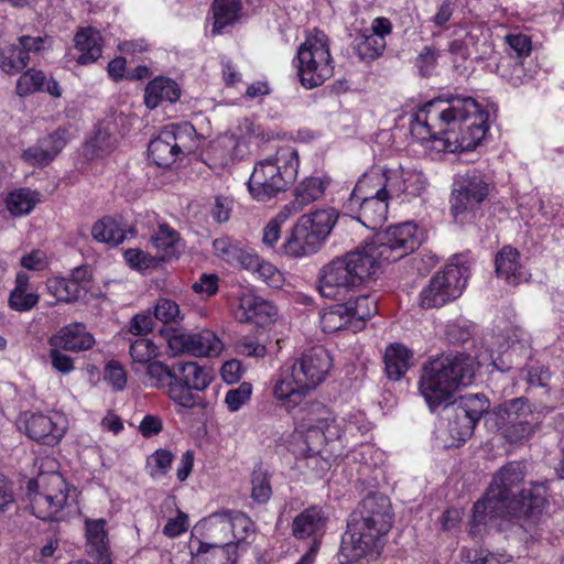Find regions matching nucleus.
<instances>
[{"label": "nucleus", "mask_w": 564, "mask_h": 564, "mask_svg": "<svg viewBox=\"0 0 564 564\" xmlns=\"http://www.w3.org/2000/svg\"><path fill=\"white\" fill-rule=\"evenodd\" d=\"M40 194L26 188H21L10 193L7 197L8 210L13 216H21L29 214L39 203Z\"/></svg>", "instance_id": "obj_48"}, {"label": "nucleus", "mask_w": 564, "mask_h": 564, "mask_svg": "<svg viewBox=\"0 0 564 564\" xmlns=\"http://www.w3.org/2000/svg\"><path fill=\"white\" fill-rule=\"evenodd\" d=\"M91 236L95 240L117 246L126 239L124 230L120 223L111 217H105L96 221L91 227Z\"/></svg>", "instance_id": "obj_44"}, {"label": "nucleus", "mask_w": 564, "mask_h": 564, "mask_svg": "<svg viewBox=\"0 0 564 564\" xmlns=\"http://www.w3.org/2000/svg\"><path fill=\"white\" fill-rule=\"evenodd\" d=\"M271 494L272 490L267 474L261 470L254 471L251 479V498L258 503H265Z\"/></svg>", "instance_id": "obj_58"}, {"label": "nucleus", "mask_w": 564, "mask_h": 564, "mask_svg": "<svg viewBox=\"0 0 564 564\" xmlns=\"http://www.w3.org/2000/svg\"><path fill=\"white\" fill-rule=\"evenodd\" d=\"M297 429L304 435L308 456L321 454L324 444L339 440L343 434L332 411L321 402H311L301 409Z\"/></svg>", "instance_id": "obj_13"}, {"label": "nucleus", "mask_w": 564, "mask_h": 564, "mask_svg": "<svg viewBox=\"0 0 564 564\" xmlns=\"http://www.w3.org/2000/svg\"><path fill=\"white\" fill-rule=\"evenodd\" d=\"M333 367L329 352L322 346L304 351L290 367H283L272 388L276 402L292 411L323 383Z\"/></svg>", "instance_id": "obj_4"}, {"label": "nucleus", "mask_w": 564, "mask_h": 564, "mask_svg": "<svg viewBox=\"0 0 564 564\" xmlns=\"http://www.w3.org/2000/svg\"><path fill=\"white\" fill-rule=\"evenodd\" d=\"M387 42L371 34H358L354 40V51L361 61L370 62L381 56Z\"/></svg>", "instance_id": "obj_46"}, {"label": "nucleus", "mask_w": 564, "mask_h": 564, "mask_svg": "<svg viewBox=\"0 0 564 564\" xmlns=\"http://www.w3.org/2000/svg\"><path fill=\"white\" fill-rule=\"evenodd\" d=\"M30 508L42 520H64L65 511L74 509L70 488L59 473L40 474L28 482Z\"/></svg>", "instance_id": "obj_9"}, {"label": "nucleus", "mask_w": 564, "mask_h": 564, "mask_svg": "<svg viewBox=\"0 0 564 564\" xmlns=\"http://www.w3.org/2000/svg\"><path fill=\"white\" fill-rule=\"evenodd\" d=\"M327 182L321 177L304 178L294 191V199L284 208L292 215L300 213L308 204L319 199L326 189Z\"/></svg>", "instance_id": "obj_29"}, {"label": "nucleus", "mask_w": 564, "mask_h": 564, "mask_svg": "<svg viewBox=\"0 0 564 564\" xmlns=\"http://www.w3.org/2000/svg\"><path fill=\"white\" fill-rule=\"evenodd\" d=\"M475 376V360L459 352L446 355L427 361L419 379V392L431 411L448 408L455 392L469 386Z\"/></svg>", "instance_id": "obj_5"}, {"label": "nucleus", "mask_w": 564, "mask_h": 564, "mask_svg": "<svg viewBox=\"0 0 564 564\" xmlns=\"http://www.w3.org/2000/svg\"><path fill=\"white\" fill-rule=\"evenodd\" d=\"M392 524L389 498L377 494L365 497L349 516L338 553L339 563L355 564L362 558H377Z\"/></svg>", "instance_id": "obj_3"}, {"label": "nucleus", "mask_w": 564, "mask_h": 564, "mask_svg": "<svg viewBox=\"0 0 564 564\" xmlns=\"http://www.w3.org/2000/svg\"><path fill=\"white\" fill-rule=\"evenodd\" d=\"M215 254L231 265L245 267V258L251 252L243 250L238 241L229 237L217 238L213 242Z\"/></svg>", "instance_id": "obj_43"}, {"label": "nucleus", "mask_w": 564, "mask_h": 564, "mask_svg": "<svg viewBox=\"0 0 564 564\" xmlns=\"http://www.w3.org/2000/svg\"><path fill=\"white\" fill-rule=\"evenodd\" d=\"M410 351L402 345L389 346L384 352L386 371L390 379L399 380L410 368Z\"/></svg>", "instance_id": "obj_41"}, {"label": "nucleus", "mask_w": 564, "mask_h": 564, "mask_svg": "<svg viewBox=\"0 0 564 564\" xmlns=\"http://www.w3.org/2000/svg\"><path fill=\"white\" fill-rule=\"evenodd\" d=\"M74 47L79 53L76 61L79 65L96 62L102 54V37L91 26L78 28L74 35Z\"/></svg>", "instance_id": "obj_26"}, {"label": "nucleus", "mask_w": 564, "mask_h": 564, "mask_svg": "<svg viewBox=\"0 0 564 564\" xmlns=\"http://www.w3.org/2000/svg\"><path fill=\"white\" fill-rule=\"evenodd\" d=\"M372 198H387L384 183L380 170H372L365 173L355 185L350 197L349 208L355 209V203Z\"/></svg>", "instance_id": "obj_30"}, {"label": "nucleus", "mask_w": 564, "mask_h": 564, "mask_svg": "<svg viewBox=\"0 0 564 564\" xmlns=\"http://www.w3.org/2000/svg\"><path fill=\"white\" fill-rule=\"evenodd\" d=\"M105 519L85 520L86 550L89 556L100 562H108L109 540Z\"/></svg>", "instance_id": "obj_27"}, {"label": "nucleus", "mask_w": 564, "mask_h": 564, "mask_svg": "<svg viewBox=\"0 0 564 564\" xmlns=\"http://www.w3.org/2000/svg\"><path fill=\"white\" fill-rule=\"evenodd\" d=\"M174 364L172 367L163 361L154 360L147 365L142 383L147 388L156 389L165 393L171 399L174 392Z\"/></svg>", "instance_id": "obj_31"}, {"label": "nucleus", "mask_w": 564, "mask_h": 564, "mask_svg": "<svg viewBox=\"0 0 564 564\" xmlns=\"http://www.w3.org/2000/svg\"><path fill=\"white\" fill-rule=\"evenodd\" d=\"M384 183L387 198L404 194V167H391L380 171Z\"/></svg>", "instance_id": "obj_53"}, {"label": "nucleus", "mask_w": 564, "mask_h": 564, "mask_svg": "<svg viewBox=\"0 0 564 564\" xmlns=\"http://www.w3.org/2000/svg\"><path fill=\"white\" fill-rule=\"evenodd\" d=\"M29 275L19 272L15 278V286L9 296L10 307L18 312L32 310L39 303V294L29 284Z\"/></svg>", "instance_id": "obj_37"}, {"label": "nucleus", "mask_w": 564, "mask_h": 564, "mask_svg": "<svg viewBox=\"0 0 564 564\" xmlns=\"http://www.w3.org/2000/svg\"><path fill=\"white\" fill-rule=\"evenodd\" d=\"M327 518L321 507L312 506L299 513L292 522V534L299 540L311 539V546L319 547Z\"/></svg>", "instance_id": "obj_19"}, {"label": "nucleus", "mask_w": 564, "mask_h": 564, "mask_svg": "<svg viewBox=\"0 0 564 564\" xmlns=\"http://www.w3.org/2000/svg\"><path fill=\"white\" fill-rule=\"evenodd\" d=\"M245 270L252 272L269 286L278 289L283 283V274L270 262L251 253L245 258Z\"/></svg>", "instance_id": "obj_40"}, {"label": "nucleus", "mask_w": 564, "mask_h": 564, "mask_svg": "<svg viewBox=\"0 0 564 564\" xmlns=\"http://www.w3.org/2000/svg\"><path fill=\"white\" fill-rule=\"evenodd\" d=\"M469 276V267L460 256H454L443 271L431 278L422 289L419 305L422 308L442 307L463 293Z\"/></svg>", "instance_id": "obj_12"}, {"label": "nucleus", "mask_w": 564, "mask_h": 564, "mask_svg": "<svg viewBox=\"0 0 564 564\" xmlns=\"http://www.w3.org/2000/svg\"><path fill=\"white\" fill-rule=\"evenodd\" d=\"M422 234L412 221L387 228L377 239L361 246L370 254L378 270L382 262H394L414 252L421 245Z\"/></svg>", "instance_id": "obj_11"}, {"label": "nucleus", "mask_w": 564, "mask_h": 564, "mask_svg": "<svg viewBox=\"0 0 564 564\" xmlns=\"http://www.w3.org/2000/svg\"><path fill=\"white\" fill-rule=\"evenodd\" d=\"M497 275L511 285H518L527 279V273L520 263V252L511 246L503 247L496 256Z\"/></svg>", "instance_id": "obj_28"}, {"label": "nucleus", "mask_w": 564, "mask_h": 564, "mask_svg": "<svg viewBox=\"0 0 564 564\" xmlns=\"http://www.w3.org/2000/svg\"><path fill=\"white\" fill-rule=\"evenodd\" d=\"M89 274L85 268L78 267L73 270L69 278L54 276L47 280L46 288L57 301L72 303L86 294L85 282H89Z\"/></svg>", "instance_id": "obj_20"}, {"label": "nucleus", "mask_w": 564, "mask_h": 564, "mask_svg": "<svg viewBox=\"0 0 564 564\" xmlns=\"http://www.w3.org/2000/svg\"><path fill=\"white\" fill-rule=\"evenodd\" d=\"M180 95V87L174 80L167 77H156L145 87L144 104L149 109H154L163 101H176Z\"/></svg>", "instance_id": "obj_32"}, {"label": "nucleus", "mask_w": 564, "mask_h": 564, "mask_svg": "<svg viewBox=\"0 0 564 564\" xmlns=\"http://www.w3.org/2000/svg\"><path fill=\"white\" fill-rule=\"evenodd\" d=\"M205 545H234L230 533V511L216 512L199 521L195 527Z\"/></svg>", "instance_id": "obj_23"}, {"label": "nucleus", "mask_w": 564, "mask_h": 564, "mask_svg": "<svg viewBox=\"0 0 564 564\" xmlns=\"http://www.w3.org/2000/svg\"><path fill=\"white\" fill-rule=\"evenodd\" d=\"M290 216H292V214L283 207L279 214L267 224L262 235L263 245L269 248L275 246L280 239L281 225L286 221Z\"/></svg>", "instance_id": "obj_57"}, {"label": "nucleus", "mask_w": 564, "mask_h": 564, "mask_svg": "<svg viewBox=\"0 0 564 564\" xmlns=\"http://www.w3.org/2000/svg\"><path fill=\"white\" fill-rule=\"evenodd\" d=\"M194 132V127L188 123L163 129L149 143V159L158 166H171L178 155L193 150L192 134Z\"/></svg>", "instance_id": "obj_15"}, {"label": "nucleus", "mask_w": 564, "mask_h": 564, "mask_svg": "<svg viewBox=\"0 0 564 564\" xmlns=\"http://www.w3.org/2000/svg\"><path fill=\"white\" fill-rule=\"evenodd\" d=\"M525 466L511 462L492 477L482 499L473 508V528L496 518H519L534 523L546 505V487L543 482L524 486Z\"/></svg>", "instance_id": "obj_2"}, {"label": "nucleus", "mask_w": 564, "mask_h": 564, "mask_svg": "<svg viewBox=\"0 0 564 564\" xmlns=\"http://www.w3.org/2000/svg\"><path fill=\"white\" fill-rule=\"evenodd\" d=\"M491 431L499 432L510 444L529 440L540 427L541 416L525 398H514L495 406L485 416Z\"/></svg>", "instance_id": "obj_8"}, {"label": "nucleus", "mask_w": 564, "mask_h": 564, "mask_svg": "<svg viewBox=\"0 0 564 564\" xmlns=\"http://www.w3.org/2000/svg\"><path fill=\"white\" fill-rule=\"evenodd\" d=\"M30 63V56L19 45H10L0 50V68L9 75L24 69Z\"/></svg>", "instance_id": "obj_49"}, {"label": "nucleus", "mask_w": 564, "mask_h": 564, "mask_svg": "<svg viewBox=\"0 0 564 564\" xmlns=\"http://www.w3.org/2000/svg\"><path fill=\"white\" fill-rule=\"evenodd\" d=\"M66 429V419L57 412L51 415L33 413L25 421L28 436L51 446L62 440Z\"/></svg>", "instance_id": "obj_18"}, {"label": "nucleus", "mask_w": 564, "mask_h": 564, "mask_svg": "<svg viewBox=\"0 0 564 564\" xmlns=\"http://www.w3.org/2000/svg\"><path fill=\"white\" fill-rule=\"evenodd\" d=\"M488 194L489 184L479 171L457 175L451 194V213L455 221H473Z\"/></svg>", "instance_id": "obj_14"}, {"label": "nucleus", "mask_w": 564, "mask_h": 564, "mask_svg": "<svg viewBox=\"0 0 564 564\" xmlns=\"http://www.w3.org/2000/svg\"><path fill=\"white\" fill-rule=\"evenodd\" d=\"M299 153L292 145L278 148L270 155L254 164L248 181L251 196L259 202H267L279 193L286 191L299 171Z\"/></svg>", "instance_id": "obj_7"}, {"label": "nucleus", "mask_w": 564, "mask_h": 564, "mask_svg": "<svg viewBox=\"0 0 564 564\" xmlns=\"http://www.w3.org/2000/svg\"><path fill=\"white\" fill-rule=\"evenodd\" d=\"M174 372L176 380L171 400L182 408H194L196 395L193 391H204L210 384L214 378L213 369L194 361L175 362Z\"/></svg>", "instance_id": "obj_16"}, {"label": "nucleus", "mask_w": 564, "mask_h": 564, "mask_svg": "<svg viewBox=\"0 0 564 564\" xmlns=\"http://www.w3.org/2000/svg\"><path fill=\"white\" fill-rule=\"evenodd\" d=\"M15 505L14 485L0 473V512L11 510Z\"/></svg>", "instance_id": "obj_63"}, {"label": "nucleus", "mask_w": 564, "mask_h": 564, "mask_svg": "<svg viewBox=\"0 0 564 564\" xmlns=\"http://www.w3.org/2000/svg\"><path fill=\"white\" fill-rule=\"evenodd\" d=\"M305 220H299L293 226L290 236L283 243L286 256L292 258L307 257L316 253L322 247L321 241L307 229Z\"/></svg>", "instance_id": "obj_25"}, {"label": "nucleus", "mask_w": 564, "mask_h": 564, "mask_svg": "<svg viewBox=\"0 0 564 564\" xmlns=\"http://www.w3.org/2000/svg\"><path fill=\"white\" fill-rule=\"evenodd\" d=\"M129 352L133 362L147 367L148 364L154 361L158 357L159 349L151 339L141 337L130 345Z\"/></svg>", "instance_id": "obj_52"}, {"label": "nucleus", "mask_w": 564, "mask_h": 564, "mask_svg": "<svg viewBox=\"0 0 564 564\" xmlns=\"http://www.w3.org/2000/svg\"><path fill=\"white\" fill-rule=\"evenodd\" d=\"M319 323L324 333H335L344 328L352 329L348 308L344 303L335 304L323 310Z\"/></svg>", "instance_id": "obj_45"}, {"label": "nucleus", "mask_w": 564, "mask_h": 564, "mask_svg": "<svg viewBox=\"0 0 564 564\" xmlns=\"http://www.w3.org/2000/svg\"><path fill=\"white\" fill-rule=\"evenodd\" d=\"M305 226L323 245L338 220V212L333 208L316 209L302 215L299 220H305Z\"/></svg>", "instance_id": "obj_34"}, {"label": "nucleus", "mask_w": 564, "mask_h": 564, "mask_svg": "<svg viewBox=\"0 0 564 564\" xmlns=\"http://www.w3.org/2000/svg\"><path fill=\"white\" fill-rule=\"evenodd\" d=\"M230 533L235 550L254 533L252 520L240 511H230Z\"/></svg>", "instance_id": "obj_50"}, {"label": "nucleus", "mask_w": 564, "mask_h": 564, "mask_svg": "<svg viewBox=\"0 0 564 564\" xmlns=\"http://www.w3.org/2000/svg\"><path fill=\"white\" fill-rule=\"evenodd\" d=\"M154 317L163 324L176 323L181 319L180 306L175 301L161 297L153 307Z\"/></svg>", "instance_id": "obj_56"}, {"label": "nucleus", "mask_w": 564, "mask_h": 564, "mask_svg": "<svg viewBox=\"0 0 564 564\" xmlns=\"http://www.w3.org/2000/svg\"><path fill=\"white\" fill-rule=\"evenodd\" d=\"M426 180L421 172L404 169V194L419 196L425 189Z\"/></svg>", "instance_id": "obj_61"}, {"label": "nucleus", "mask_w": 564, "mask_h": 564, "mask_svg": "<svg viewBox=\"0 0 564 564\" xmlns=\"http://www.w3.org/2000/svg\"><path fill=\"white\" fill-rule=\"evenodd\" d=\"M506 43L519 59L527 57L532 48L531 39L523 33H511L506 36Z\"/></svg>", "instance_id": "obj_60"}, {"label": "nucleus", "mask_w": 564, "mask_h": 564, "mask_svg": "<svg viewBox=\"0 0 564 564\" xmlns=\"http://www.w3.org/2000/svg\"><path fill=\"white\" fill-rule=\"evenodd\" d=\"M377 273L375 261L362 247L324 264L317 275V290L325 299L341 301Z\"/></svg>", "instance_id": "obj_6"}, {"label": "nucleus", "mask_w": 564, "mask_h": 564, "mask_svg": "<svg viewBox=\"0 0 564 564\" xmlns=\"http://www.w3.org/2000/svg\"><path fill=\"white\" fill-rule=\"evenodd\" d=\"M488 112L473 98L433 99L412 116L410 132L437 152L471 151L488 129Z\"/></svg>", "instance_id": "obj_1"}, {"label": "nucleus", "mask_w": 564, "mask_h": 564, "mask_svg": "<svg viewBox=\"0 0 564 564\" xmlns=\"http://www.w3.org/2000/svg\"><path fill=\"white\" fill-rule=\"evenodd\" d=\"M344 304L348 308L354 332L360 330L365 322L377 312V300L367 294L349 299Z\"/></svg>", "instance_id": "obj_39"}, {"label": "nucleus", "mask_w": 564, "mask_h": 564, "mask_svg": "<svg viewBox=\"0 0 564 564\" xmlns=\"http://www.w3.org/2000/svg\"><path fill=\"white\" fill-rule=\"evenodd\" d=\"M522 376L529 387H546L551 378L547 368L542 366H532L522 370Z\"/></svg>", "instance_id": "obj_64"}, {"label": "nucleus", "mask_w": 564, "mask_h": 564, "mask_svg": "<svg viewBox=\"0 0 564 564\" xmlns=\"http://www.w3.org/2000/svg\"><path fill=\"white\" fill-rule=\"evenodd\" d=\"M174 460V455L167 449H156L148 459L149 474L152 478L165 476Z\"/></svg>", "instance_id": "obj_54"}, {"label": "nucleus", "mask_w": 564, "mask_h": 564, "mask_svg": "<svg viewBox=\"0 0 564 564\" xmlns=\"http://www.w3.org/2000/svg\"><path fill=\"white\" fill-rule=\"evenodd\" d=\"M151 242L162 253L163 259L178 258L183 249L180 234L165 223L159 224L151 236Z\"/></svg>", "instance_id": "obj_35"}, {"label": "nucleus", "mask_w": 564, "mask_h": 564, "mask_svg": "<svg viewBox=\"0 0 564 564\" xmlns=\"http://www.w3.org/2000/svg\"><path fill=\"white\" fill-rule=\"evenodd\" d=\"M66 144L65 131L57 129L47 137L42 138L36 144L28 148L22 158L34 166H45L63 150Z\"/></svg>", "instance_id": "obj_22"}, {"label": "nucleus", "mask_w": 564, "mask_h": 564, "mask_svg": "<svg viewBox=\"0 0 564 564\" xmlns=\"http://www.w3.org/2000/svg\"><path fill=\"white\" fill-rule=\"evenodd\" d=\"M448 406L447 433L452 438L448 446H458L471 437L477 422L467 415H463V413L460 414L459 411L454 409L453 404Z\"/></svg>", "instance_id": "obj_38"}, {"label": "nucleus", "mask_w": 564, "mask_h": 564, "mask_svg": "<svg viewBox=\"0 0 564 564\" xmlns=\"http://www.w3.org/2000/svg\"><path fill=\"white\" fill-rule=\"evenodd\" d=\"M240 8V0H215L213 3L215 19L213 32L220 33L225 26L232 24L238 18Z\"/></svg>", "instance_id": "obj_47"}, {"label": "nucleus", "mask_w": 564, "mask_h": 564, "mask_svg": "<svg viewBox=\"0 0 564 564\" xmlns=\"http://www.w3.org/2000/svg\"><path fill=\"white\" fill-rule=\"evenodd\" d=\"M50 346L62 347L64 350H88L95 345L94 336L83 323H70L50 337Z\"/></svg>", "instance_id": "obj_24"}, {"label": "nucleus", "mask_w": 564, "mask_h": 564, "mask_svg": "<svg viewBox=\"0 0 564 564\" xmlns=\"http://www.w3.org/2000/svg\"><path fill=\"white\" fill-rule=\"evenodd\" d=\"M46 76L42 70L30 68L24 72L17 82V94L21 97L43 91Z\"/></svg>", "instance_id": "obj_51"}, {"label": "nucleus", "mask_w": 564, "mask_h": 564, "mask_svg": "<svg viewBox=\"0 0 564 564\" xmlns=\"http://www.w3.org/2000/svg\"><path fill=\"white\" fill-rule=\"evenodd\" d=\"M62 347L50 346L48 356L51 358L52 367L63 373L67 375L74 370V360L68 355L62 352Z\"/></svg>", "instance_id": "obj_62"}, {"label": "nucleus", "mask_w": 564, "mask_h": 564, "mask_svg": "<svg viewBox=\"0 0 564 564\" xmlns=\"http://www.w3.org/2000/svg\"><path fill=\"white\" fill-rule=\"evenodd\" d=\"M252 394V386L249 382H242L237 388L230 389L225 395V404L230 412L239 411L249 402Z\"/></svg>", "instance_id": "obj_55"}, {"label": "nucleus", "mask_w": 564, "mask_h": 564, "mask_svg": "<svg viewBox=\"0 0 564 564\" xmlns=\"http://www.w3.org/2000/svg\"><path fill=\"white\" fill-rule=\"evenodd\" d=\"M452 404L460 414L463 413V415H467L476 422H478L485 413L487 415L490 412L488 411L490 406L489 400L482 393L462 395L457 400H454Z\"/></svg>", "instance_id": "obj_42"}, {"label": "nucleus", "mask_w": 564, "mask_h": 564, "mask_svg": "<svg viewBox=\"0 0 564 564\" xmlns=\"http://www.w3.org/2000/svg\"><path fill=\"white\" fill-rule=\"evenodd\" d=\"M355 209H358V219L364 226L376 229L387 219L388 198L357 202L355 203Z\"/></svg>", "instance_id": "obj_36"}, {"label": "nucleus", "mask_w": 564, "mask_h": 564, "mask_svg": "<svg viewBox=\"0 0 564 564\" xmlns=\"http://www.w3.org/2000/svg\"><path fill=\"white\" fill-rule=\"evenodd\" d=\"M104 379L116 391H122L127 386V372L121 364L116 360L106 364Z\"/></svg>", "instance_id": "obj_59"}, {"label": "nucleus", "mask_w": 564, "mask_h": 564, "mask_svg": "<svg viewBox=\"0 0 564 564\" xmlns=\"http://www.w3.org/2000/svg\"><path fill=\"white\" fill-rule=\"evenodd\" d=\"M276 314L275 306L252 293H242L235 315L239 322L267 325Z\"/></svg>", "instance_id": "obj_21"}, {"label": "nucleus", "mask_w": 564, "mask_h": 564, "mask_svg": "<svg viewBox=\"0 0 564 564\" xmlns=\"http://www.w3.org/2000/svg\"><path fill=\"white\" fill-rule=\"evenodd\" d=\"M198 547L192 556L193 564H235L237 550L234 545L213 544L197 541Z\"/></svg>", "instance_id": "obj_33"}, {"label": "nucleus", "mask_w": 564, "mask_h": 564, "mask_svg": "<svg viewBox=\"0 0 564 564\" xmlns=\"http://www.w3.org/2000/svg\"><path fill=\"white\" fill-rule=\"evenodd\" d=\"M296 61L297 76L305 88L324 84L334 74L328 36L319 30L308 32L297 47Z\"/></svg>", "instance_id": "obj_10"}, {"label": "nucleus", "mask_w": 564, "mask_h": 564, "mask_svg": "<svg viewBox=\"0 0 564 564\" xmlns=\"http://www.w3.org/2000/svg\"><path fill=\"white\" fill-rule=\"evenodd\" d=\"M169 348L173 355L188 354L195 357H216L223 350V343L212 330L177 333L170 336Z\"/></svg>", "instance_id": "obj_17"}]
</instances>
